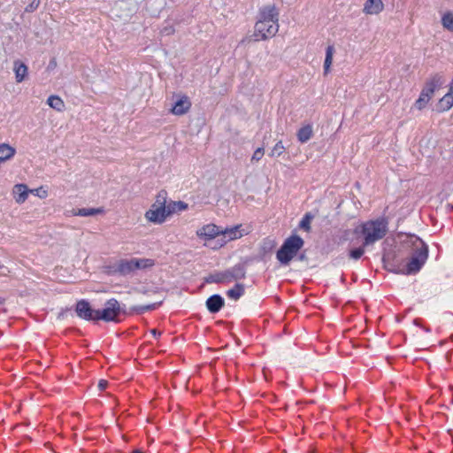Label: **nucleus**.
Masks as SVG:
<instances>
[{
  "label": "nucleus",
  "mask_w": 453,
  "mask_h": 453,
  "mask_svg": "<svg viewBox=\"0 0 453 453\" xmlns=\"http://www.w3.org/2000/svg\"><path fill=\"white\" fill-rule=\"evenodd\" d=\"M364 236V246L374 243L382 239L388 232V222L384 219L369 220L356 229Z\"/></svg>",
  "instance_id": "nucleus-3"
},
{
  "label": "nucleus",
  "mask_w": 453,
  "mask_h": 453,
  "mask_svg": "<svg viewBox=\"0 0 453 453\" xmlns=\"http://www.w3.org/2000/svg\"><path fill=\"white\" fill-rule=\"evenodd\" d=\"M154 265V262L149 258L132 257L122 259L117 264V271L122 274H129L137 270L146 269Z\"/></svg>",
  "instance_id": "nucleus-7"
},
{
  "label": "nucleus",
  "mask_w": 453,
  "mask_h": 453,
  "mask_svg": "<svg viewBox=\"0 0 453 453\" xmlns=\"http://www.w3.org/2000/svg\"><path fill=\"white\" fill-rule=\"evenodd\" d=\"M175 29L173 26L165 27L161 30L163 35H170L174 33Z\"/></svg>",
  "instance_id": "nucleus-32"
},
{
  "label": "nucleus",
  "mask_w": 453,
  "mask_h": 453,
  "mask_svg": "<svg viewBox=\"0 0 453 453\" xmlns=\"http://www.w3.org/2000/svg\"><path fill=\"white\" fill-rule=\"evenodd\" d=\"M104 210L103 208H81L74 211V216L88 217L98 214H103Z\"/></svg>",
  "instance_id": "nucleus-22"
},
{
  "label": "nucleus",
  "mask_w": 453,
  "mask_h": 453,
  "mask_svg": "<svg viewBox=\"0 0 453 453\" xmlns=\"http://www.w3.org/2000/svg\"><path fill=\"white\" fill-rule=\"evenodd\" d=\"M191 101L187 96H179L171 109V112L176 116L186 114L191 108Z\"/></svg>",
  "instance_id": "nucleus-12"
},
{
  "label": "nucleus",
  "mask_w": 453,
  "mask_h": 453,
  "mask_svg": "<svg viewBox=\"0 0 453 453\" xmlns=\"http://www.w3.org/2000/svg\"><path fill=\"white\" fill-rule=\"evenodd\" d=\"M285 147L283 145V142L281 141H279L276 142V144L273 147L271 152L269 153V156L272 157H277L281 156L285 152Z\"/></svg>",
  "instance_id": "nucleus-26"
},
{
  "label": "nucleus",
  "mask_w": 453,
  "mask_h": 453,
  "mask_svg": "<svg viewBox=\"0 0 453 453\" xmlns=\"http://www.w3.org/2000/svg\"><path fill=\"white\" fill-rule=\"evenodd\" d=\"M11 194L16 203L22 204L27 200L30 189L26 184L19 183L12 187Z\"/></svg>",
  "instance_id": "nucleus-13"
},
{
  "label": "nucleus",
  "mask_w": 453,
  "mask_h": 453,
  "mask_svg": "<svg viewBox=\"0 0 453 453\" xmlns=\"http://www.w3.org/2000/svg\"><path fill=\"white\" fill-rule=\"evenodd\" d=\"M264 154H265V150L263 148L257 149L251 157V162L260 161L262 159V157H264Z\"/></svg>",
  "instance_id": "nucleus-30"
},
{
  "label": "nucleus",
  "mask_w": 453,
  "mask_h": 453,
  "mask_svg": "<svg viewBox=\"0 0 453 453\" xmlns=\"http://www.w3.org/2000/svg\"><path fill=\"white\" fill-rule=\"evenodd\" d=\"M223 304L224 300L219 295H214L211 296L206 302L207 309L212 313L218 312L221 309Z\"/></svg>",
  "instance_id": "nucleus-18"
},
{
  "label": "nucleus",
  "mask_w": 453,
  "mask_h": 453,
  "mask_svg": "<svg viewBox=\"0 0 453 453\" xmlns=\"http://www.w3.org/2000/svg\"><path fill=\"white\" fill-rule=\"evenodd\" d=\"M121 312V308L116 299L106 302L103 310H98V320L115 321Z\"/></svg>",
  "instance_id": "nucleus-10"
},
{
  "label": "nucleus",
  "mask_w": 453,
  "mask_h": 453,
  "mask_svg": "<svg viewBox=\"0 0 453 453\" xmlns=\"http://www.w3.org/2000/svg\"><path fill=\"white\" fill-rule=\"evenodd\" d=\"M30 194H33L41 199H45L49 196V191L45 187L41 186L37 188L30 189Z\"/></svg>",
  "instance_id": "nucleus-27"
},
{
  "label": "nucleus",
  "mask_w": 453,
  "mask_h": 453,
  "mask_svg": "<svg viewBox=\"0 0 453 453\" xmlns=\"http://www.w3.org/2000/svg\"><path fill=\"white\" fill-rule=\"evenodd\" d=\"M169 216V210L167 206V194L165 191L159 192L153 203L145 211L144 218L147 222L161 225L165 222Z\"/></svg>",
  "instance_id": "nucleus-4"
},
{
  "label": "nucleus",
  "mask_w": 453,
  "mask_h": 453,
  "mask_svg": "<svg viewBox=\"0 0 453 453\" xmlns=\"http://www.w3.org/2000/svg\"><path fill=\"white\" fill-rule=\"evenodd\" d=\"M444 81V78L441 74H434L430 77L425 83L418 98L415 101L414 108L418 111L424 110L428 105L434 92L441 88Z\"/></svg>",
  "instance_id": "nucleus-5"
},
{
  "label": "nucleus",
  "mask_w": 453,
  "mask_h": 453,
  "mask_svg": "<svg viewBox=\"0 0 453 453\" xmlns=\"http://www.w3.org/2000/svg\"><path fill=\"white\" fill-rule=\"evenodd\" d=\"M16 149L9 143H0V163H5L14 157Z\"/></svg>",
  "instance_id": "nucleus-17"
},
{
  "label": "nucleus",
  "mask_w": 453,
  "mask_h": 453,
  "mask_svg": "<svg viewBox=\"0 0 453 453\" xmlns=\"http://www.w3.org/2000/svg\"><path fill=\"white\" fill-rule=\"evenodd\" d=\"M77 315L86 320H98V310H93L85 300H81L76 304Z\"/></svg>",
  "instance_id": "nucleus-11"
},
{
  "label": "nucleus",
  "mask_w": 453,
  "mask_h": 453,
  "mask_svg": "<svg viewBox=\"0 0 453 453\" xmlns=\"http://www.w3.org/2000/svg\"><path fill=\"white\" fill-rule=\"evenodd\" d=\"M303 246V240L298 235L288 237L277 251L276 257L282 265H288Z\"/></svg>",
  "instance_id": "nucleus-6"
},
{
  "label": "nucleus",
  "mask_w": 453,
  "mask_h": 453,
  "mask_svg": "<svg viewBox=\"0 0 453 453\" xmlns=\"http://www.w3.org/2000/svg\"><path fill=\"white\" fill-rule=\"evenodd\" d=\"M221 227L213 223H209L200 226L196 234L201 241L203 242L205 246L210 244V242L216 238H220Z\"/></svg>",
  "instance_id": "nucleus-9"
},
{
  "label": "nucleus",
  "mask_w": 453,
  "mask_h": 453,
  "mask_svg": "<svg viewBox=\"0 0 453 453\" xmlns=\"http://www.w3.org/2000/svg\"><path fill=\"white\" fill-rule=\"evenodd\" d=\"M441 26L442 27L453 33V11H446L441 14Z\"/></svg>",
  "instance_id": "nucleus-21"
},
{
  "label": "nucleus",
  "mask_w": 453,
  "mask_h": 453,
  "mask_svg": "<svg viewBox=\"0 0 453 453\" xmlns=\"http://www.w3.org/2000/svg\"><path fill=\"white\" fill-rule=\"evenodd\" d=\"M365 253V249L364 247H360V248H357V249H353L349 251V257L353 259H358L360 258L363 254Z\"/></svg>",
  "instance_id": "nucleus-29"
},
{
  "label": "nucleus",
  "mask_w": 453,
  "mask_h": 453,
  "mask_svg": "<svg viewBox=\"0 0 453 453\" xmlns=\"http://www.w3.org/2000/svg\"><path fill=\"white\" fill-rule=\"evenodd\" d=\"M296 135L300 142L304 143L308 142L313 135V129L311 125H305L299 128Z\"/></svg>",
  "instance_id": "nucleus-20"
},
{
  "label": "nucleus",
  "mask_w": 453,
  "mask_h": 453,
  "mask_svg": "<svg viewBox=\"0 0 453 453\" xmlns=\"http://www.w3.org/2000/svg\"><path fill=\"white\" fill-rule=\"evenodd\" d=\"M384 10L382 0H366L364 4L363 12L366 15H378Z\"/></svg>",
  "instance_id": "nucleus-16"
},
{
  "label": "nucleus",
  "mask_w": 453,
  "mask_h": 453,
  "mask_svg": "<svg viewBox=\"0 0 453 453\" xmlns=\"http://www.w3.org/2000/svg\"><path fill=\"white\" fill-rule=\"evenodd\" d=\"M302 227L309 229V220H303L301 223Z\"/></svg>",
  "instance_id": "nucleus-35"
},
{
  "label": "nucleus",
  "mask_w": 453,
  "mask_h": 453,
  "mask_svg": "<svg viewBox=\"0 0 453 453\" xmlns=\"http://www.w3.org/2000/svg\"><path fill=\"white\" fill-rule=\"evenodd\" d=\"M279 14L275 4H268L259 10L253 34L256 41H265L275 36L280 27Z\"/></svg>",
  "instance_id": "nucleus-1"
},
{
  "label": "nucleus",
  "mask_w": 453,
  "mask_h": 453,
  "mask_svg": "<svg viewBox=\"0 0 453 453\" xmlns=\"http://www.w3.org/2000/svg\"><path fill=\"white\" fill-rule=\"evenodd\" d=\"M334 50L333 46H328L326 50V58L324 62V74L326 75L331 71L333 64Z\"/></svg>",
  "instance_id": "nucleus-23"
},
{
  "label": "nucleus",
  "mask_w": 453,
  "mask_h": 453,
  "mask_svg": "<svg viewBox=\"0 0 453 453\" xmlns=\"http://www.w3.org/2000/svg\"><path fill=\"white\" fill-rule=\"evenodd\" d=\"M408 243L411 244L413 253L410 260L400 265L398 272L403 274H412L418 273L426 263L428 257V249L426 243L418 236L408 237Z\"/></svg>",
  "instance_id": "nucleus-2"
},
{
  "label": "nucleus",
  "mask_w": 453,
  "mask_h": 453,
  "mask_svg": "<svg viewBox=\"0 0 453 453\" xmlns=\"http://www.w3.org/2000/svg\"><path fill=\"white\" fill-rule=\"evenodd\" d=\"M231 273H232V278H234V280H241V279H243L245 277L244 269L241 265L234 266L231 270Z\"/></svg>",
  "instance_id": "nucleus-28"
},
{
  "label": "nucleus",
  "mask_w": 453,
  "mask_h": 453,
  "mask_svg": "<svg viewBox=\"0 0 453 453\" xmlns=\"http://www.w3.org/2000/svg\"><path fill=\"white\" fill-rule=\"evenodd\" d=\"M132 453H142L140 449H135Z\"/></svg>",
  "instance_id": "nucleus-37"
},
{
  "label": "nucleus",
  "mask_w": 453,
  "mask_h": 453,
  "mask_svg": "<svg viewBox=\"0 0 453 453\" xmlns=\"http://www.w3.org/2000/svg\"><path fill=\"white\" fill-rule=\"evenodd\" d=\"M250 233V226H243L242 224L236 225L232 227L221 228L220 238L218 239L219 243V247H222L228 242L241 239L242 237L248 235Z\"/></svg>",
  "instance_id": "nucleus-8"
},
{
  "label": "nucleus",
  "mask_w": 453,
  "mask_h": 453,
  "mask_svg": "<svg viewBox=\"0 0 453 453\" xmlns=\"http://www.w3.org/2000/svg\"><path fill=\"white\" fill-rule=\"evenodd\" d=\"M169 210V216L175 212L186 211L188 207V203L182 201L171 202L167 204Z\"/></svg>",
  "instance_id": "nucleus-24"
},
{
  "label": "nucleus",
  "mask_w": 453,
  "mask_h": 453,
  "mask_svg": "<svg viewBox=\"0 0 453 453\" xmlns=\"http://www.w3.org/2000/svg\"><path fill=\"white\" fill-rule=\"evenodd\" d=\"M150 332L154 336L160 335L161 334L160 332H157L156 329H152Z\"/></svg>",
  "instance_id": "nucleus-36"
},
{
  "label": "nucleus",
  "mask_w": 453,
  "mask_h": 453,
  "mask_svg": "<svg viewBox=\"0 0 453 453\" xmlns=\"http://www.w3.org/2000/svg\"><path fill=\"white\" fill-rule=\"evenodd\" d=\"M156 308V304H150L147 306H142L137 309L138 312H144L146 311L153 310Z\"/></svg>",
  "instance_id": "nucleus-33"
},
{
  "label": "nucleus",
  "mask_w": 453,
  "mask_h": 453,
  "mask_svg": "<svg viewBox=\"0 0 453 453\" xmlns=\"http://www.w3.org/2000/svg\"><path fill=\"white\" fill-rule=\"evenodd\" d=\"M12 71L15 76V81L21 83L26 81L28 77V67L20 59H16L12 64Z\"/></svg>",
  "instance_id": "nucleus-14"
},
{
  "label": "nucleus",
  "mask_w": 453,
  "mask_h": 453,
  "mask_svg": "<svg viewBox=\"0 0 453 453\" xmlns=\"http://www.w3.org/2000/svg\"><path fill=\"white\" fill-rule=\"evenodd\" d=\"M244 293V287L242 284H236L233 288L226 292V296L232 300H238Z\"/></svg>",
  "instance_id": "nucleus-25"
},
{
  "label": "nucleus",
  "mask_w": 453,
  "mask_h": 453,
  "mask_svg": "<svg viewBox=\"0 0 453 453\" xmlns=\"http://www.w3.org/2000/svg\"><path fill=\"white\" fill-rule=\"evenodd\" d=\"M453 107V79L449 84V91L438 102L437 110L440 112L447 111Z\"/></svg>",
  "instance_id": "nucleus-15"
},
{
  "label": "nucleus",
  "mask_w": 453,
  "mask_h": 453,
  "mask_svg": "<svg viewBox=\"0 0 453 453\" xmlns=\"http://www.w3.org/2000/svg\"><path fill=\"white\" fill-rule=\"evenodd\" d=\"M234 279L232 278L231 271H227L221 274L220 278L219 279V281L220 282H231Z\"/></svg>",
  "instance_id": "nucleus-31"
},
{
  "label": "nucleus",
  "mask_w": 453,
  "mask_h": 453,
  "mask_svg": "<svg viewBox=\"0 0 453 453\" xmlns=\"http://www.w3.org/2000/svg\"><path fill=\"white\" fill-rule=\"evenodd\" d=\"M108 386V381L105 380H101L99 382H98V388L100 390H104Z\"/></svg>",
  "instance_id": "nucleus-34"
},
{
  "label": "nucleus",
  "mask_w": 453,
  "mask_h": 453,
  "mask_svg": "<svg viewBox=\"0 0 453 453\" xmlns=\"http://www.w3.org/2000/svg\"><path fill=\"white\" fill-rule=\"evenodd\" d=\"M47 104L53 110L62 112L65 109V104L63 99L56 95H51L47 99Z\"/></svg>",
  "instance_id": "nucleus-19"
}]
</instances>
